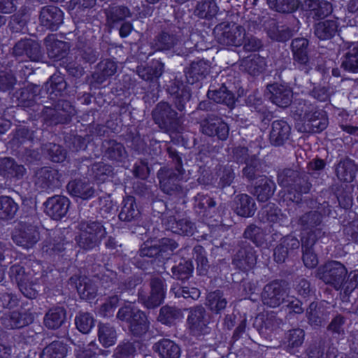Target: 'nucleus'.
<instances>
[{
    "mask_svg": "<svg viewBox=\"0 0 358 358\" xmlns=\"http://www.w3.org/2000/svg\"><path fill=\"white\" fill-rule=\"evenodd\" d=\"M309 41L305 38H296L291 43L294 64L300 70L307 69L309 62L308 57Z\"/></svg>",
    "mask_w": 358,
    "mask_h": 358,
    "instance_id": "obj_32",
    "label": "nucleus"
},
{
    "mask_svg": "<svg viewBox=\"0 0 358 358\" xmlns=\"http://www.w3.org/2000/svg\"><path fill=\"white\" fill-rule=\"evenodd\" d=\"M69 347L62 341H54L46 345L40 355V358H65Z\"/></svg>",
    "mask_w": 358,
    "mask_h": 358,
    "instance_id": "obj_51",
    "label": "nucleus"
},
{
    "mask_svg": "<svg viewBox=\"0 0 358 358\" xmlns=\"http://www.w3.org/2000/svg\"><path fill=\"white\" fill-rule=\"evenodd\" d=\"M37 85H28L16 90L11 99L15 101L17 106L30 113L35 120L45 116L49 112L51 117L50 120L54 124H69L74 115V108L68 101H62V107L68 108L65 114L56 112L52 107L45 106L37 103L38 99ZM65 112V110H64Z\"/></svg>",
    "mask_w": 358,
    "mask_h": 358,
    "instance_id": "obj_1",
    "label": "nucleus"
},
{
    "mask_svg": "<svg viewBox=\"0 0 358 358\" xmlns=\"http://www.w3.org/2000/svg\"><path fill=\"white\" fill-rule=\"evenodd\" d=\"M184 72L187 82L194 85L205 78L208 73V70L206 63L203 60H199L192 62Z\"/></svg>",
    "mask_w": 358,
    "mask_h": 358,
    "instance_id": "obj_43",
    "label": "nucleus"
},
{
    "mask_svg": "<svg viewBox=\"0 0 358 358\" xmlns=\"http://www.w3.org/2000/svg\"><path fill=\"white\" fill-rule=\"evenodd\" d=\"M161 221L164 230L187 236H191L194 234V223L187 218L177 220L175 215L162 214Z\"/></svg>",
    "mask_w": 358,
    "mask_h": 358,
    "instance_id": "obj_18",
    "label": "nucleus"
},
{
    "mask_svg": "<svg viewBox=\"0 0 358 358\" xmlns=\"http://www.w3.org/2000/svg\"><path fill=\"white\" fill-rule=\"evenodd\" d=\"M207 96L215 103L227 106L230 109L235 107L236 95L227 87L224 83L217 86L210 85L207 92Z\"/></svg>",
    "mask_w": 358,
    "mask_h": 358,
    "instance_id": "obj_29",
    "label": "nucleus"
},
{
    "mask_svg": "<svg viewBox=\"0 0 358 358\" xmlns=\"http://www.w3.org/2000/svg\"><path fill=\"white\" fill-rule=\"evenodd\" d=\"M117 68V63L113 59H103L98 63L93 78L98 83L102 84L108 78L115 75Z\"/></svg>",
    "mask_w": 358,
    "mask_h": 358,
    "instance_id": "obj_44",
    "label": "nucleus"
},
{
    "mask_svg": "<svg viewBox=\"0 0 358 358\" xmlns=\"http://www.w3.org/2000/svg\"><path fill=\"white\" fill-rule=\"evenodd\" d=\"M337 350L322 339L315 341L307 350L308 358H336Z\"/></svg>",
    "mask_w": 358,
    "mask_h": 358,
    "instance_id": "obj_41",
    "label": "nucleus"
},
{
    "mask_svg": "<svg viewBox=\"0 0 358 358\" xmlns=\"http://www.w3.org/2000/svg\"><path fill=\"white\" fill-rule=\"evenodd\" d=\"M303 121L308 131L312 133L323 131L329 124L327 113L323 108L312 104L304 111Z\"/></svg>",
    "mask_w": 358,
    "mask_h": 358,
    "instance_id": "obj_11",
    "label": "nucleus"
},
{
    "mask_svg": "<svg viewBox=\"0 0 358 358\" xmlns=\"http://www.w3.org/2000/svg\"><path fill=\"white\" fill-rule=\"evenodd\" d=\"M193 271L194 264L192 259H182L178 264L171 268L173 278L182 281L188 280L192 275Z\"/></svg>",
    "mask_w": 358,
    "mask_h": 358,
    "instance_id": "obj_57",
    "label": "nucleus"
},
{
    "mask_svg": "<svg viewBox=\"0 0 358 358\" xmlns=\"http://www.w3.org/2000/svg\"><path fill=\"white\" fill-rule=\"evenodd\" d=\"M66 189L71 196L83 200H89L94 196L95 190L87 178L70 180Z\"/></svg>",
    "mask_w": 358,
    "mask_h": 358,
    "instance_id": "obj_34",
    "label": "nucleus"
},
{
    "mask_svg": "<svg viewBox=\"0 0 358 358\" xmlns=\"http://www.w3.org/2000/svg\"><path fill=\"white\" fill-rule=\"evenodd\" d=\"M281 209L275 203H268L264 206L259 212V217L262 222L278 223L282 216Z\"/></svg>",
    "mask_w": 358,
    "mask_h": 358,
    "instance_id": "obj_56",
    "label": "nucleus"
},
{
    "mask_svg": "<svg viewBox=\"0 0 358 358\" xmlns=\"http://www.w3.org/2000/svg\"><path fill=\"white\" fill-rule=\"evenodd\" d=\"M101 152L97 149L92 152L89 156H80L76 157L69 162L70 167L73 168L72 171L80 173H87L91 167L92 176L94 180L99 183L106 181L109 176L113 174L114 169L111 165L104 162L94 163L93 161L99 158Z\"/></svg>",
    "mask_w": 358,
    "mask_h": 358,
    "instance_id": "obj_4",
    "label": "nucleus"
},
{
    "mask_svg": "<svg viewBox=\"0 0 358 358\" xmlns=\"http://www.w3.org/2000/svg\"><path fill=\"white\" fill-rule=\"evenodd\" d=\"M187 323L192 334L196 336L207 334L210 329V315L202 306L189 309Z\"/></svg>",
    "mask_w": 358,
    "mask_h": 358,
    "instance_id": "obj_13",
    "label": "nucleus"
},
{
    "mask_svg": "<svg viewBox=\"0 0 358 358\" xmlns=\"http://www.w3.org/2000/svg\"><path fill=\"white\" fill-rule=\"evenodd\" d=\"M271 101L282 108L288 107L292 101V90L287 86L274 83L267 86Z\"/></svg>",
    "mask_w": 358,
    "mask_h": 358,
    "instance_id": "obj_35",
    "label": "nucleus"
},
{
    "mask_svg": "<svg viewBox=\"0 0 358 358\" xmlns=\"http://www.w3.org/2000/svg\"><path fill=\"white\" fill-rule=\"evenodd\" d=\"M47 54L49 58L55 62L65 61L68 58L70 45L68 42L59 41L55 34H48L44 38Z\"/></svg>",
    "mask_w": 358,
    "mask_h": 358,
    "instance_id": "obj_20",
    "label": "nucleus"
},
{
    "mask_svg": "<svg viewBox=\"0 0 358 358\" xmlns=\"http://www.w3.org/2000/svg\"><path fill=\"white\" fill-rule=\"evenodd\" d=\"M45 212L52 219L59 220L66 216L69 206V199L62 195H55L44 203Z\"/></svg>",
    "mask_w": 358,
    "mask_h": 358,
    "instance_id": "obj_22",
    "label": "nucleus"
},
{
    "mask_svg": "<svg viewBox=\"0 0 358 358\" xmlns=\"http://www.w3.org/2000/svg\"><path fill=\"white\" fill-rule=\"evenodd\" d=\"M272 9L281 13H292L297 10L301 0H268Z\"/></svg>",
    "mask_w": 358,
    "mask_h": 358,
    "instance_id": "obj_63",
    "label": "nucleus"
},
{
    "mask_svg": "<svg viewBox=\"0 0 358 358\" xmlns=\"http://www.w3.org/2000/svg\"><path fill=\"white\" fill-rule=\"evenodd\" d=\"M164 69V64L162 62H152L151 65H147L138 69V75L145 81L150 83L158 82Z\"/></svg>",
    "mask_w": 358,
    "mask_h": 358,
    "instance_id": "obj_49",
    "label": "nucleus"
},
{
    "mask_svg": "<svg viewBox=\"0 0 358 358\" xmlns=\"http://www.w3.org/2000/svg\"><path fill=\"white\" fill-rule=\"evenodd\" d=\"M44 152L47 157L54 163H62L66 160L67 157L66 150L56 143L45 144Z\"/></svg>",
    "mask_w": 358,
    "mask_h": 358,
    "instance_id": "obj_61",
    "label": "nucleus"
},
{
    "mask_svg": "<svg viewBox=\"0 0 358 358\" xmlns=\"http://www.w3.org/2000/svg\"><path fill=\"white\" fill-rule=\"evenodd\" d=\"M129 16L130 10L124 6L113 7L106 13L107 22L113 27L125 21V19Z\"/></svg>",
    "mask_w": 358,
    "mask_h": 358,
    "instance_id": "obj_59",
    "label": "nucleus"
},
{
    "mask_svg": "<svg viewBox=\"0 0 358 358\" xmlns=\"http://www.w3.org/2000/svg\"><path fill=\"white\" fill-rule=\"evenodd\" d=\"M47 131L41 128H36L35 130L29 129L26 127L17 128L13 132V136L10 141L13 147L20 148L21 146L27 144L31 147L35 143L44 145L45 138V134Z\"/></svg>",
    "mask_w": 358,
    "mask_h": 358,
    "instance_id": "obj_12",
    "label": "nucleus"
},
{
    "mask_svg": "<svg viewBox=\"0 0 358 358\" xmlns=\"http://www.w3.org/2000/svg\"><path fill=\"white\" fill-rule=\"evenodd\" d=\"M339 27L336 20H325L315 24V34L322 41L331 39L335 36Z\"/></svg>",
    "mask_w": 358,
    "mask_h": 358,
    "instance_id": "obj_46",
    "label": "nucleus"
},
{
    "mask_svg": "<svg viewBox=\"0 0 358 358\" xmlns=\"http://www.w3.org/2000/svg\"><path fill=\"white\" fill-rule=\"evenodd\" d=\"M267 234L265 230L255 224H250L245 228L243 237L250 240L257 247L267 245Z\"/></svg>",
    "mask_w": 358,
    "mask_h": 358,
    "instance_id": "obj_53",
    "label": "nucleus"
},
{
    "mask_svg": "<svg viewBox=\"0 0 358 358\" xmlns=\"http://www.w3.org/2000/svg\"><path fill=\"white\" fill-rule=\"evenodd\" d=\"M67 87L64 76L54 73L45 84V90L48 94V98L56 100L62 95Z\"/></svg>",
    "mask_w": 358,
    "mask_h": 358,
    "instance_id": "obj_40",
    "label": "nucleus"
},
{
    "mask_svg": "<svg viewBox=\"0 0 358 358\" xmlns=\"http://www.w3.org/2000/svg\"><path fill=\"white\" fill-rule=\"evenodd\" d=\"M341 59V67L345 71L358 73V45L350 48Z\"/></svg>",
    "mask_w": 358,
    "mask_h": 358,
    "instance_id": "obj_62",
    "label": "nucleus"
},
{
    "mask_svg": "<svg viewBox=\"0 0 358 358\" xmlns=\"http://www.w3.org/2000/svg\"><path fill=\"white\" fill-rule=\"evenodd\" d=\"M18 209L17 203L8 196H0V220H12Z\"/></svg>",
    "mask_w": 358,
    "mask_h": 358,
    "instance_id": "obj_58",
    "label": "nucleus"
},
{
    "mask_svg": "<svg viewBox=\"0 0 358 358\" xmlns=\"http://www.w3.org/2000/svg\"><path fill=\"white\" fill-rule=\"evenodd\" d=\"M65 142L73 152L85 151L87 154V156L98 149L95 146L92 136L90 134H85L83 136L77 134L70 133L65 136Z\"/></svg>",
    "mask_w": 358,
    "mask_h": 358,
    "instance_id": "obj_33",
    "label": "nucleus"
},
{
    "mask_svg": "<svg viewBox=\"0 0 358 358\" xmlns=\"http://www.w3.org/2000/svg\"><path fill=\"white\" fill-rule=\"evenodd\" d=\"M103 156L117 163L124 162L128 155L124 145L116 140H104L102 143Z\"/></svg>",
    "mask_w": 358,
    "mask_h": 358,
    "instance_id": "obj_36",
    "label": "nucleus"
},
{
    "mask_svg": "<svg viewBox=\"0 0 358 358\" xmlns=\"http://www.w3.org/2000/svg\"><path fill=\"white\" fill-rule=\"evenodd\" d=\"M278 185L287 188L283 196V201L299 205L302 203L303 195L308 194L312 188V183L308 176H300L299 172L292 169H284L277 175Z\"/></svg>",
    "mask_w": 358,
    "mask_h": 358,
    "instance_id": "obj_3",
    "label": "nucleus"
},
{
    "mask_svg": "<svg viewBox=\"0 0 358 358\" xmlns=\"http://www.w3.org/2000/svg\"><path fill=\"white\" fill-rule=\"evenodd\" d=\"M276 185L272 179L262 176L257 178L254 186L253 194L257 196L259 202H266L272 197Z\"/></svg>",
    "mask_w": 358,
    "mask_h": 358,
    "instance_id": "obj_37",
    "label": "nucleus"
},
{
    "mask_svg": "<svg viewBox=\"0 0 358 358\" xmlns=\"http://www.w3.org/2000/svg\"><path fill=\"white\" fill-rule=\"evenodd\" d=\"M27 172L24 165L19 164L12 157L0 158V176L10 182L18 181L24 178Z\"/></svg>",
    "mask_w": 358,
    "mask_h": 358,
    "instance_id": "obj_25",
    "label": "nucleus"
},
{
    "mask_svg": "<svg viewBox=\"0 0 358 358\" xmlns=\"http://www.w3.org/2000/svg\"><path fill=\"white\" fill-rule=\"evenodd\" d=\"M134 190L136 195L138 196L140 201L143 205L147 206L148 207L151 206L154 210V204L155 203H159L166 208L163 201L159 199L157 195L145 184H138Z\"/></svg>",
    "mask_w": 358,
    "mask_h": 358,
    "instance_id": "obj_50",
    "label": "nucleus"
},
{
    "mask_svg": "<svg viewBox=\"0 0 358 358\" xmlns=\"http://www.w3.org/2000/svg\"><path fill=\"white\" fill-rule=\"evenodd\" d=\"M178 247V243L172 238H150L141 245L139 255L142 257L150 258L152 265L159 266L160 264H165V262L169 260Z\"/></svg>",
    "mask_w": 358,
    "mask_h": 358,
    "instance_id": "obj_5",
    "label": "nucleus"
},
{
    "mask_svg": "<svg viewBox=\"0 0 358 358\" xmlns=\"http://www.w3.org/2000/svg\"><path fill=\"white\" fill-rule=\"evenodd\" d=\"M66 243V238L59 234L54 236L43 249L50 256H53L56 270L67 274L71 272L72 268H75L77 252L73 249L66 250L64 248Z\"/></svg>",
    "mask_w": 358,
    "mask_h": 358,
    "instance_id": "obj_6",
    "label": "nucleus"
},
{
    "mask_svg": "<svg viewBox=\"0 0 358 358\" xmlns=\"http://www.w3.org/2000/svg\"><path fill=\"white\" fill-rule=\"evenodd\" d=\"M38 228L31 224L21 223L12 235L13 242L24 248H33L39 239Z\"/></svg>",
    "mask_w": 358,
    "mask_h": 358,
    "instance_id": "obj_17",
    "label": "nucleus"
},
{
    "mask_svg": "<svg viewBox=\"0 0 358 358\" xmlns=\"http://www.w3.org/2000/svg\"><path fill=\"white\" fill-rule=\"evenodd\" d=\"M28 268V271L26 268L20 265L14 264L10 266L9 271V276L11 281L15 283L18 287L19 291H37L35 286L40 282L42 283H50V276H53V272L56 271L59 273H63L59 272L56 268H52L49 270H45L44 266L39 261L31 262ZM52 265L54 268V265ZM64 273H66L64 272Z\"/></svg>",
    "mask_w": 358,
    "mask_h": 358,
    "instance_id": "obj_2",
    "label": "nucleus"
},
{
    "mask_svg": "<svg viewBox=\"0 0 358 358\" xmlns=\"http://www.w3.org/2000/svg\"><path fill=\"white\" fill-rule=\"evenodd\" d=\"M152 115L155 124L162 129H173L178 125V113L167 102L158 103Z\"/></svg>",
    "mask_w": 358,
    "mask_h": 358,
    "instance_id": "obj_15",
    "label": "nucleus"
},
{
    "mask_svg": "<svg viewBox=\"0 0 358 358\" xmlns=\"http://www.w3.org/2000/svg\"><path fill=\"white\" fill-rule=\"evenodd\" d=\"M291 127L285 120H276L272 122L268 139L270 143L275 147L284 145L289 139Z\"/></svg>",
    "mask_w": 358,
    "mask_h": 358,
    "instance_id": "obj_31",
    "label": "nucleus"
},
{
    "mask_svg": "<svg viewBox=\"0 0 358 358\" xmlns=\"http://www.w3.org/2000/svg\"><path fill=\"white\" fill-rule=\"evenodd\" d=\"M152 350L161 358H180L181 356L180 345L168 338H162L155 343Z\"/></svg>",
    "mask_w": 358,
    "mask_h": 358,
    "instance_id": "obj_38",
    "label": "nucleus"
},
{
    "mask_svg": "<svg viewBox=\"0 0 358 358\" xmlns=\"http://www.w3.org/2000/svg\"><path fill=\"white\" fill-rule=\"evenodd\" d=\"M347 274L344 264L338 261H329L317 268L316 275L325 284L333 287L335 291H340Z\"/></svg>",
    "mask_w": 358,
    "mask_h": 358,
    "instance_id": "obj_8",
    "label": "nucleus"
},
{
    "mask_svg": "<svg viewBox=\"0 0 358 358\" xmlns=\"http://www.w3.org/2000/svg\"><path fill=\"white\" fill-rule=\"evenodd\" d=\"M64 13L57 6H45L41 8L39 21L41 26L52 31H57L64 22Z\"/></svg>",
    "mask_w": 358,
    "mask_h": 358,
    "instance_id": "obj_21",
    "label": "nucleus"
},
{
    "mask_svg": "<svg viewBox=\"0 0 358 358\" xmlns=\"http://www.w3.org/2000/svg\"><path fill=\"white\" fill-rule=\"evenodd\" d=\"M310 14L315 20L324 19L331 14V3L326 0H310L308 3Z\"/></svg>",
    "mask_w": 358,
    "mask_h": 358,
    "instance_id": "obj_52",
    "label": "nucleus"
},
{
    "mask_svg": "<svg viewBox=\"0 0 358 358\" xmlns=\"http://www.w3.org/2000/svg\"><path fill=\"white\" fill-rule=\"evenodd\" d=\"M34 317L29 310L12 311L4 313L0 320L1 324L9 329H20L29 325Z\"/></svg>",
    "mask_w": 358,
    "mask_h": 358,
    "instance_id": "obj_26",
    "label": "nucleus"
},
{
    "mask_svg": "<svg viewBox=\"0 0 358 358\" xmlns=\"http://www.w3.org/2000/svg\"><path fill=\"white\" fill-rule=\"evenodd\" d=\"M97 337L99 343L104 348L115 345L117 341L115 328L109 323L99 322L97 325Z\"/></svg>",
    "mask_w": 358,
    "mask_h": 358,
    "instance_id": "obj_47",
    "label": "nucleus"
},
{
    "mask_svg": "<svg viewBox=\"0 0 358 358\" xmlns=\"http://www.w3.org/2000/svg\"><path fill=\"white\" fill-rule=\"evenodd\" d=\"M257 259L255 248L246 245L238 249L232 259V264L239 271L246 273L255 266Z\"/></svg>",
    "mask_w": 358,
    "mask_h": 358,
    "instance_id": "obj_23",
    "label": "nucleus"
},
{
    "mask_svg": "<svg viewBox=\"0 0 358 358\" xmlns=\"http://www.w3.org/2000/svg\"><path fill=\"white\" fill-rule=\"evenodd\" d=\"M272 238L269 241V246H273L272 241H280L273 250V259L278 264H282L287 258L290 250L298 248L299 246V241L292 236H283L281 233L275 231L271 236Z\"/></svg>",
    "mask_w": 358,
    "mask_h": 358,
    "instance_id": "obj_16",
    "label": "nucleus"
},
{
    "mask_svg": "<svg viewBox=\"0 0 358 358\" xmlns=\"http://www.w3.org/2000/svg\"><path fill=\"white\" fill-rule=\"evenodd\" d=\"M202 132L220 141H226L229 134V127L221 117L217 115L208 116L201 124Z\"/></svg>",
    "mask_w": 358,
    "mask_h": 358,
    "instance_id": "obj_19",
    "label": "nucleus"
},
{
    "mask_svg": "<svg viewBox=\"0 0 358 358\" xmlns=\"http://www.w3.org/2000/svg\"><path fill=\"white\" fill-rule=\"evenodd\" d=\"M216 204L214 198L208 194L199 192L194 197V210L198 217L203 221L213 217Z\"/></svg>",
    "mask_w": 358,
    "mask_h": 358,
    "instance_id": "obj_24",
    "label": "nucleus"
},
{
    "mask_svg": "<svg viewBox=\"0 0 358 358\" xmlns=\"http://www.w3.org/2000/svg\"><path fill=\"white\" fill-rule=\"evenodd\" d=\"M182 317V313L180 309L166 306L161 308L157 320L164 324L171 325Z\"/></svg>",
    "mask_w": 358,
    "mask_h": 358,
    "instance_id": "obj_60",
    "label": "nucleus"
},
{
    "mask_svg": "<svg viewBox=\"0 0 358 358\" xmlns=\"http://www.w3.org/2000/svg\"><path fill=\"white\" fill-rule=\"evenodd\" d=\"M13 54L16 57H26L33 62L38 61L42 56L39 43L30 38L17 41L13 48Z\"/></svg>",
    "mask_w": 358,
    "mask_h": 358,
    "instance_id": "obj_28",
    "label": "nucleus"
},
{
    "mask_svg": "<svg viewBox=\"0 0 358 358\" xmlns=\"http://www.w3.org/2000/svg\"><path fill=\"white\" fill-rule=\"evenodd\" d=\"M66 320V313L64 308L56 307L50 309L45 315L44 325L49 329H57Z\"/></svg>",
    "mask_w": 358,
    "mask_h": 358,
    "instance_id": "obj_48",
    "label": "nucleus"
},
{
    "mask_svg": "<svg viewBox=\"0 0 358 358\" xmlns=\"http://www.w3.org/2000/svg\"><path fill=\"white\" fill-rule=\"evenodd\" d=\"M183 175L173 171V168H160L157 172V178L161 189L170 196L182 197L184 195L182 185Z\"/></svg>",
    "mask_w": 358,
    "mask_h": 358,
    "instance_id": "obj_9",
    "label": "nucleus"
},
{
    "mask_svg": "<svg viewBox=\"0 0 358 358\" xmlns=\"http://www.w3.org/2000/svg\"><path fill=\"white\" fill-rule=\"evenodd\" d=\"M167 92L172 97L176 108L179 111H183L191 96L188 87L183 82L174 80L168 85Z\"/></svg>",
    "mask_w": 358,
    "mask_h": 358,
    "instance_id": "obj_30",
    "label": "nucleus"
},
{
    "mask_svg": "<svg viewBox=\"0 0 358 358\" xmlns=\"http://www.w3.org/2000/svg\"><path fill=\"white\" fill-rule=\"evenodd\" d=\"M219 10V7L215 0H204L198 1L194 10L195 15L199 18L212 20Z\"/></svg>",
    "mask_w": 358,
    "mask_h": 358,
    "instance_id": "obj_54",
    "label": "nucleus"
},
{
    "mask_svg": "<svg viewBox=\"0 0 358 358\" xmlns=\"http://www.w3.org/2000/svg\"><path fill=\"white\" fill-rule=\"evenodd\" d=\"M227 301L220 292H208L206 305L215 314H220L227 307Z\"/></svg>",
    "mask_w": 358,
    "mask_h": 358,
    "instance_id": "obj_64",
    "label": "nucleus"
},
{
    "mask_svg": "<svg viewBox=\"0 0 358 358\" xmlns=\"http://www.w3.org/2000/svg\"><path fill=\"white\" fill-rule=\"evenodd\" d=\"M322 222V216L317 211H309L302 215L299 219V224L302 231L315 230L320 227Z\"/></svg>",
    "mask_w": 358,
    "mask_h": 358,
    "instance_id": "obj_55",
    "label": "nucleus"
},
{
    "mask_svg": "<svg viewBox=\"0 0 358 358\" xmlns=\"http://www.w3.org/2000/svg\"><path fill=\"white\" fill-rule=\"evenodd\" d=\"M140 215L141 210L137 206L136 198L133 196L124 197L118 215L119 219L123 222H131L137 220Z\"/></svg>",
    "mask_w": 358,
    "mask_h": 358,
    "instance_id": "obj_42",
    "label": "nucleus"
},
{
    "mask_svg": "<svg viewBox=\"0 0 358 358\" xmlns=\"http://www.w3.org/2000/svg\"><path fill=\"white\" fill-rule=\"evenodd\" d=\"M98 279V285L93 286L92 280L88 277L75 274L69 279L67 287L69 291H114L112 287L114 284L113 278L107 275H102Z\"/></svg>",
    "mask_w": 358,
    "mask_h": 358,
    "instance_id": "obj_10",
    "label": "nucleus"
},
{
    "mask_svg": "<svg viewBox=\"0 0 358 358\" xmlns=\"http://www.w3.org/2000/svg\"><path fill=\"white\" fill-rule=\"evenodd\" d=\"M256 210L254 199L247 194H240L234 201V212L241 217H252Z\"/></svg>",
    "mask_w": 358,
    "mask_h": 358,
    "instance_id": "obj_39",
    "label": "nucleus"
},
{
    "mask_svg": "<svg viewBox=\"0 0 358 358\" xmlns=\"http://www.w3.org/2000/svg\"><path fill=\"white\" fill-rule=\"evenodd\" d=\"M61 174L52 166H42L34 173V185L38 189L53 191L60 185Z\"/></svg>",
    "mask_w": 358,
    "mask_h": 358,
    "instance_id": "obj_14",
    "label": "nucleus"
},
{
    "mask_svg": "<svg viewBox=\"0 0 358 358\" xmlns=\"http://www.w3.org/2000/svg\"><path fill=\"white\" fill-rule=\"evenodd\" d=\"M13 54L16 57H26L33 62L38 61L42 56L39 43L30 38L17 41L13 48Z\"/></svg>",
    "mask_w": 358,
    "mask_h": 358,
    "instance_id": "obj_27",
    "label": "nucleus"
},
{
    "mask_svg": "<svg viewBox=\"0 0 358 358\" xmlns=\"http://www.w3.org/2000/svg\"><path fill=\"white\" fill-rule=\"evenodd\" d=\"M305 332L303 329L297 328L289 330L284 338L285 349L290 354L298 352L304 341Z\"/></svg>",
    "mask_w": 358,
    "mask_h": 358,
    "instance_id": "obj_45",
    "label": "nucleus"
},
{
    "mask_svg": "<svg viewBox=\"0 0 358 358\" xmlns=\"http://www.w3.org/2000/svg\"><path fill=\"white\" fill-rule=\"evenodd\" d=\"M117 318L128 324L129 334L136 338H143L149 330L150 322L144 312L130 306L119 309Z\"/></svg>",
    "mask_w": 358,
    "mask_h": 358,
    "instance_id": "obj_7",
    "label": "nucleus"
}]
</instances>
